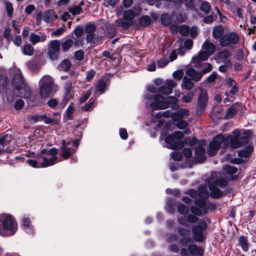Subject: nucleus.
Returning a JSON list of instances; mask_svg holds the SVG:
<instances>
[{
	"label": "nucleus",
	"mask_w": 256,
	"mask_h": 256,
	"mask_svg": "<svg viewBox=\"0 0 256 256\" xmlns=\"http://www.w3.org/2000/svg\"><path fill=\"white\" fill-rule=\"evenodd\" d=\"M252 132L249 130H244L242 134L238 130L232 132V135L228 136L226 138L223 135L218 134L210 142L208 150L209 156H214L220 148H224L230 146L232 148H236L246 144Z\"/></svg>",
	"instance_id": "f257e3e1"
},
{
	"label": "nucleus",
	"mask_w": 256,
	"mask_h": 256,
	"mask_svg": "<svg viewBox=\"0 0 256 256\" xmlns=\"http://www.w3.org/2000/svg\"><path fill=\"white\" fill-rule=\"evenodd\" d=\"M146 106L152 110L166 109L169 107L170 104L173 106L171 107L173 109L178 108L176 104L178 102L177 98L174 96L164 97L160 94L154 96L152 94H146L144 96Z\"/></svg>",
	"instance_id": "f03ea898"
},
{
	"label": "nucleus",
	"mask_w": 256,
	"mask_h": 256,
	"mask_svg": "<svg viewBox=\"0 0 256 256\" xmlns=\"http://www.w3.org/2000/svg\"><path fill=\"white\" fill-rule=\"evenodd\" d=\"M17 230V224L14 218L8 214H0V235L10 236Z\"/></svg>",
	"instance_id": "7ed1b4c3"
},
{
	"label": "nucleus",
	"mask_w": 256,
	"mask_h": 256,
	"mask_svg": "<svg viewBox=\"0 0 256 256\" xmlns=\"http://www.w3.org/2000/svg\"><path fill=\"white\" fill-rule=\"evenodd\" d=\"M218 174L217 172H212L208 180V187L211 191L210 196L214 198H219L222 194V192L219 190L218 186L224 188L228 184L227 180L224 178H218Z\"/></svg>",
	"instance_id": "20e7f679"
},
{
	"label": "nucleus",
	"mask_w": 256,
	"mask_h": 256,
	"mask_svg": "<svg viewBox=\"0 0 256 256\" xmlns=\"http://www.w3.org/2000/svg\"><path fill=\"white\" fill-rule=\"evenodd\" d=\"M196 206H192L190 211L194 214L198 216H201L206 214L208 210H214L216 208V205L207 202L202 198H197L194 201Z\"/></svg>",
	"instance_id": "39448f33"
},
{
	"label": "nucleus",
	"mask_w": 256,
	"mask_h": 256,
	"mask_svg": "<svg viewBox=\"0 0 256 256\" xmlns=\"http://www.w3.org/2000/svg\"><path fill=\"white\" fill-rule=\"evenodd\" d=\"M41 154H46V156H42V162L40 163L42 168H46L54 165L59 161L58 158V150L55 148H52L48 150L44 149L41 151Z\"/></svg>",
	"instance_id": "423d86ee"
},
{
	"label": "nucleus",
	"mask_w": 256,
	"mask_h": 256,
	"mask_svg": "<svg viewBox=\"0 0 256 256\" xmlns=\"http://www.w3.org/2000/svg\"><path fill=\"white\" fill-rule=\"evenodd\" d=\"M40 94L42 98L50 96L52 92L54 80L50 76H44L40 81Z\"/></svg>",
	"instance_id": "0eeeda50"
},
{
	"label": "nucleus",
	"mask_w": 256,
	"mask_h": 256,
	"mask_svg": "<svg viewBox=\"0 0 256 256\" xmlns=\"http://www.w3.org/2000/svg\"><path fill=\"white\" fill-rule=\"evenodd\" d=\"M207 224L204 220H200L198 224L192 228L193 238L198 242H202L204 238V231L207 228Z\"/></svg>",
	"instance_id": "6e6552de"
},
{
	"label": "nucleus",
	"mask_w": 256,
	"mask_h": 256,
	"mask_svg": "<svg viewBox=\"0 0 256 256\" xmlns=\"http://www.w3.org/2000/svg\"><path fill=\"white\" fill-rule=\"evenodd\" d=\"M26 120L28 122H36L43 121L46 124L56 125L59 124L60 120L57 118H52L48 116L46 114H35L28 115L26 116Z\"/></svg>",
	"instance_id": "1a4fd4ad"
},
{
	"label": "nucleus",
	"mask_w": 256,
	"mask_h": 256,
	"mask_svg": "<svg viewBox=\"0 0 256 256\" xmlns=\"http://www.w3.org/2000/svg\"><path fill=\"white\" fill-rule=\"evenodd\" d=\"M239 40L238 35L234 32L224 34L220 39V45L222 46H228L230 44H236Z\"/></svg>",
	"instance_id": "9d476101"
},
{
	"label": "nucleus",
	"mask_w": 256,
	"mask_h": 256,
	"mask_svg": "<svg viewBox=\"0 0 256 256\" xmlns=\"http://www.w3.org/2000/svg\"><path fill=\"white\" fill-rule=\"evenodd\" d=\"M160 139L162 140H164L165 142L168 144L167 148L170 149H180L184 146L182 140H176L173 135H168L166 136L161 135Z\"/></svg>",
	"instance_id": "9b49d317"
},
{
	"label": "nucleus",
	"mask_w": 256,
	"mask_h": 256,
	"mask_svg": "<svg viewBox=\"0 0 256 256\" xmlns=\"http://www.w3.org/2000/svg\"><path fill=\"white\" fill-rule=\"evenodd\" d=\"M60 44L58 40H53L50 42L48 48V54L52 60H56L60 54Z\"/></svg>",
	"instance_id": "f8f14e48"
},
{
	"label": "nucleus",
	"mask_w": 256,
	"mask_h": 256,
	"mask_svg": "<svg viewBox=\"0 0 256 256\" xmlns=\"http://www.w3.org/2000/svg\"><path fill=\"white\" fill-rule=\"evenodd\" d=\"M210 56V55L204 50H201L198 56H196L192 58L191 63L194 67H202L204 64L203 62L208 60Z\"/></svg>",
	"instance_id": "ddd939ff"
},
{
	"label": "nucleus",
	"mask_w": 256,
	"mask_h": 256,
	"mask_svg": "<svg viewBox=\"0 0 256 256\" xmlns=\"http://www.w3.org/2000/svg\"><path fill=\"white\" fill-rule=\"evenodd\" d=\"M200 90V93L198 97V112H203L206 108L208 102V94L206 92L199 88Z\"/></svg>",
	"instance_id": "4468645a"
},
{
	"label": "nucleus",
	"mask_w": 256,
	"mask_h": 256,
	"mask_svg": "<svg viewBox=\"0 0 256 256\" xmlns=\"http://www.w3.org/2000/svg\"><path fill=\"white\" fill-rule=\"evenodd\" d=\"M14 71V74L13 78V86L17 90L25 85L26 84L20 70V69L15 68Z\"/></svg>",
	"instance_id": "2eb2a0df"
},
{
	"label": "nucleus",
	"mask_w": 256,
	"mask_h": 256,
	"mask_svg": "<svg viewBox=\"0 0 256 256\" xmlns=\"http://www.w3.org/2000/svg\"><path fill=\"white\" fill-rule=\"evenodd\" d=\"M186 74L190 78H189L195 82L200 81L202 76L201 72L198 71L192 68H188L186 70Z\"/></svg>",
	"instance_id": "dca6fc26"
},
{
	"label": "nucleus",
	"mask_w": 256,
	"mask_h": 256,
	"mask_svg": "<svg viewBox=\"0 0 256 256\" xmlns=\"http://www.w3.org/2000/svg\"><path fill=\"white\" fill-rule=\"evenodd\" d=\"M29 39L32 44L35 45L38 42H44L46 39V36L44 34L38 35L34 32H31L30 35Z\"/></svg>",
	"instance_id": "f3484780"
},
{
	"label": "nucleus",
	"mask_w": 256,
	"mask_h": 256,
	"mask_svg": "<svg viewBox=\"0 0 256 256\" xmlns=\"http://www.w3.org/2000/svg\"><path fill=\"white\" fill-rule=\"evenodd\" d=\"M12 138L11 134H6L0 138V153L5 151V146L12 141Z\"/></svg>",
	"instance_id": "a211bd4d"
},
{
	"label": "nucleus",
	"mask_w": 256,
	"mask_h": 256,
	"mask_svg": "<svg viewBox=\"0 0 256 256\" xmlns=\"http://www.w3.org/2000/svg\"><path fill=\"white\" fill-rule=\"evenodd\" d=\"M188 250L190 254L193 256H202L204 254L202 248L196 244H190Z\"/></svg>",
	"instance_id": "6ab92c4d"
},
{
	"label": "nucleus",
	"mask_w": 256,
	"mask_h": 256,
	"mask_svg": "<svg viewBox=\"0 0 256 256\" xmlns=\"http://www.w3.org/2000/svg\"><path fill=\"white\" fill-rule=\"evenodd\" d=\"M56 18L57 16L52 10H47L43 13L42 20L46 23L52 22Z\"/></svg>",
	"instance_id": "aec40b11"
},
{
	"label": "nucleus",
	"mask_w": 256,
	"mask_h": 256,
	"mask_svg": "<svg viewBox=\"0 0 256 256\" xmlns=\"http://www.w3.org/2000/svg\"><path fill=\"white\" fill-rule=\"evenodd\" d=\"M190 111L186 108H181L172 114L173 120H182L186 116H188Z\"/></svg>",
	"instance_id": "412c9836"
},
{
	"label": "nucleus",
	"mask_w": 256,
	"mask_h": 256,
	"mask_svg": "<svg viewBox=\"0 0 256 256\" xmlns=\"http://www.w3.org/2000/svg\"><path fill=\"white\" fill-rule=\"evenodd\" d=\"M76 150V148H64L60 147V155L62 157L64 160L68 159Z\"/></svg>",
	"instance_id": "4be33fe9"
},
{
	"label": "nucleus",
	"mask_w": 256,
	"mask_h": 256,
	"mask_svg": "<svg viewBox=\"0 0 256 256\" xmlns=\"http://www.w3.org/2000/svg\"><path fill=\"white\" fill-rule=\"evenodd\" d=\"M202 48L210 56L212 55L216 50V46L212 43L206 40L202 45Z\"/></svg>",
	"instance_id": "5701e85b"
},
{
	"label": "nucleus",
	"mask_w": 256,
	"mask_h": 256,
	"mask_svg": "<svg viewBox=\"0 0 256 256\" xmlns=\"http://www.w3.org/2000/svg\"><path fill=\"white\" fill-rule=\"evenodd\" d=\"M20 92L19 94L20 97L24 98H28L30 96L31 91L30 88L27 84H25L22 86L20 88L17 89Z\"/></svg>",
	"instance_id": "b1692460"
},
{
	"label": "nucleus",
	"mask_w": 256,
	"mask_h": 256,
	"mask_svg": "<svg viewBox=\"0 0 256 256\" xmlns=\"http://www.w3.org/2000/svg\"><path fill=\"white\" fill-rule=\"evenodd\" d=\"M72 82L70 80H68L65 82L64 88V100H65L64 104H66L70 98V94L72 90Z\"/></svg>",
	"instance_id": "393cba45"
},
{
	"label": "nucleus",
	"mask_w": 256,
	"mask_h": 256,
	"mask_svg": "<svg viewBox=\"0 0 256 256\" xmlns=\"http://www.w3.org/2000/svg\"><path fill=\"white\" fill-rule=\"evenodd\" d=\"M194 86V84L190 78L188 77L184 76L183 78L182 83L181 84V88L183 90H190Z\"/></svg>",
	"instance_id": "a878e982"
},
{
	"label": "nucleus",
	"mask_w": 256,
	"mask_h": 256,
	"mask_svg": "<svg viewBox=\"0 0 256 256\" xmlns=\"http://www.w3.org/2000/svg\"><path fill=\"white\" fill-rule=\"evenodd\" d=\"M114 24L116 26H120L124 30H126L131 26V22L125 19L120 18L115 20Z\"/></svg>",
	"instance_id": "bb28decb"
},
{
	"label": "nucleus",
	"mask_w": 256,
	"mask_h": 256,
	"mask_svg": "<svg viewBox=\"0 0 256 256\" xmlns=\"http://www.w3.org/2000/svg\"><path fill=\"white\" fill-rule=\"evenodd\" d=\"M22 227L24 230L28 233H32L33 230L31 227V221L28 218L24 217L22 219Z\"/></svg>",
	"instance_id": "cd10ccee"
},
{
	"label": "nucleus",
	"mask_w": 256,
	"mask_h": 256,
	"mask_svg": "<svg viewBox=\"0 0 256 256\" xmlns=\"http://www.w3.org/2000/svg\"><path fill=\"white\" fill-rule=\"evenodd\" d=\"M224 33V29L220 26H218L214 28L212 36L214 38H222Z\"/></svg>",
	"instance_id": "c85d7f7f"
},
{
	"label": "nucleus",
	"mask_w": 256,
	"mask_h": 256,
	"mask_svg": "<svg viewBox=\"0 0 256 256\" xmlns=\"http://www.w3.org/2000/svg\"><path fill=\"white\" fill-rule=\"evenodd\" d=\"M106 86V78H101L98 80L97 85L96 86V90L99 92L100 94L105 92Z\"/></svg>",
	"instance_id": "c756f323"
},
{
	"label": "nucleus",
	"mask_w": 256,
	"mask_h": 256,
	"mask_svg": "<svg viewBox=\"0 0 256 256\" xmlns=\"http://www.w3.org/2000/svg\"><path fill=\"white\" fill-rule=\"evenodd\" d=\"M102 37V36H99L94 32L92 34H86V40L88 42L95 44L100 40Z\"/></svg>",
	"instance_id": "7c9ffc66"
},
{
	"label": "nucleus",
	"mask_w": 256,
	"mask_h": 256,
	"mask_svg": "<svg viewBox=\"0 0 256 256\" xmlns=\"http://www.w3.org/2000/svg\"><path fill=\"white\" fill-rule=\"evenodd\" d=\"M238 242L242 250L245 252H248L249 246L247 238L242 236L239 238Z\"/></svg>",
	"instance_id": "2f4dec72"
},
{
	"label": "nucleus",
	"mask_w": 256,
	"mask_h": 256,
	"mask_svg": "<svg viewBox=\"0 0 256 256\" xmlns=\"http://www.w3.org/2000/svg\"><path fill=\"white\" fill-rule=\"evenodd\" d=\"M252 151L253 146L248 145L245 148L244 150L240 151L238 152V156L242 158H247Z\"/></svg>",
	"instance_id": "473e14b6"
},
{
	"label": "nucleus",
	"mask_w": 256,
	"mask_h": 256,
	"mask_svg": "<svg viewBox=\"0 0 256 256\" xmlns=\"http://www.w3.org/2000/svg\"><path fill=\"white\" fill-rule=\"evenodd\" d=\"M22 52L26 56H32L34 54V48L30 44H26L22 47Z\"/></svg>",
	"instance_id": "72a5a7b5"
},
{
	"label": "nucleus",
	"mask_w": 256,
	"mask_h": 256,
	"mask_svg": "<svg viewBox=\"0 0 256 256\" xmlns=\"http://www.w3.org/2000/svg\"><path fill=\"white\" fill-rule=\"evenodd\" d=\"M106 36L109 38H112L116 34V30L112 25L108 24L106 26Z\"/></svg>",
	"instance_id": "f704fd0d"
},
{
	"label": "nucleus",
	"mask_w": 256,
	"mask_h": 256,
	"mask_svg": "<svg viewBox=\"0 0 256 256\" xmlns=\"http://www.w3.org/2000/svg\"><path fill=\"white\" fill-rule=\"evenodd\" d=\"M71 66V63L69 60L65 59L63 60L58 66V68L60 70L68 71V70Z\"/></svg>",
	"instance_id": "c9c22d12"
},
{
	"label": "nucleus",
	"mask_w": 256,
	"mask_h": 256,
	"mask_svg": "<svg viewBox=\"0 0 256 256\" xmlns=\"http://www.w3.org/2000/svg\"><path fill=\"white\" fill-rule=\"evenodd\" d=\"M26 66L28 70L34 72H38L40 69V66L34 60L28 62Z\"/></svg>",
	"instance_id": "e433bc0d"
},
{
	"label": "nucleus",
	"mask_w": 256,
	"mask_h": 256,
	"mask_svg": "<svg viewBox=\"0 0 256 256\" xmlns=\"http://www.w3.org/2000/svg\"><path fill=\"white\" fill-rule=\"evenodd\" d=\"M161 23L162 25L168 26L172 21V18L168 14H163L160 17Z\"/></svg>",
	"instance_id": "4c0bfd02"
},
{
	"label": "nucleus",
	"mask_w": 256,
	"mask_h": 256,
	"mask_svg": "<svg viewBox=\"0 0 256 256\" xmlns=\"http://www.w3.org/2000/svg\"><path fill=\"white\" fill-rule=\"evenodd\" d=\"M230 55V52L227 49H224L220 51L218 54V58L220 59L224 60V61L230 60L229 58Z\"/></svg>",
	"instance_id": "58836bf2"
},
{
	"label": "nucleus",
	"mask_w": 256,
	"mask_h": 256,
	"mask_svg": "<svg viewBox=\"0 0 256 256\" xmlns=\"http://www.w3.org/2000/svg\"><path fill=\"white\" fill-rule=\"evenodd\" d=\"M74 44L72 40L68 38L64 40L62 44V50L64 52L68 51Z\"/></svg>",
	"instance_id": "ea45409f"
},
{
	"label": "nucleus",
	"mask_w": 256,
	"mask_h": 256,
	"mask_svg": "<svg viewBox=\"0 0 256 256\" xmlns=\"http://www.w3.org/2000/svg\"><path fill=\"white\" fill-rule=\"evenodd\" d=\"M74 109L72 104H70L67 108L64 114V117L67 120H72Z\"/></svg>",
	"instance_id": "a19ab883"
},
{
	"label": "nucleus",
	"mask_w": 256,
	"mask_h": 256,
	"mask_svg": "<svg viewBox=\"0 0 256 256\" xmlns=\"http://www.w3.org/2000/svg\"><path fill=\"white\" fill-rule=\"evenodd\" d=\"M151 22V18L149 16H143L139 20V24L140 26H146Z\"/></svg>",
	"instance_id": "79ce46f5"
},
{
	"label": "nucleus",
	"mask_w": 256,
	"mask_h": 256,
	"mask_svg": "<svg viewBox=\"0 0 256 256\" xmlns=\"http://www.w3.org/2000/svg\"><path fill=\"white\" fill-rule=\"evenodd\" d=\"M223 62L224 64L220 66H219L218 70L222 72H225L227 71L228 69L231 66L232 62L230 60H228L226 61H223Z\"/></svg>",
	"instance_id": "37998d69"
},
{
	"label": "nucleus",
	"mask_w": 256,
	"mask_h": 256,
	"mask_svg": "<svg viewBox=\"0 0 256 256\" xmlns=\"http://www.w3.org/2000/svg\"><path fill=\"white\" fill-rule=\"evenodd\" d=\"M166 86L169 88H166L168 90V93H172L174 88L176 86L177 83L172 80H168L165 82Z\"/></svg>",
	"instance_id": "c03bdc74"
},
{
	"label": "nucleus",
	"mask_w": 256,
	"mask_h": 256,
	"mask_svg": "<svg viewBox=\"0 0 256 256\" xmlns=\"http://www.w3.org/2000/svg\"><path fill=\"white\" fill-rule=\"evenodd\" d=\"M200 10L204 12L206 14H208L211 10L210 6L209 3L206 2H202L200 4Z\"/></svg>",
	"instance_id": "a18cd8bd"
},
{
	"label": "nucleus",
	"mask_w": 256,
	"mask_h": 256,
	"mask_svg": "<svg viewBox=\"0 0 256 256\" xmlns=\"http://www.w3.org/2000/svg\"><path fill=\"white\" fill-rule=\"evenodd\" d=\"M134 12L132 10H128L125 11L123 14L124 19H125L126 20H128L130 22L134 18Z\"/></svg>",
	"instance_id": "49530a36"
},
{
	"label": "nucleus",
	"mask_w": 256,
	"mask_h": 256,
	"mask_svg": "<svg viewBox=\"0 0 256 256\" xmlns=\"http://www.w3.org/2000/svg\"><path fill=\"white\" fill-rule=\"evenodd\" d=\"M3 36L8 42L12 40V36L11 34V30L9 28H6L3 33Z\"/></svg>",
	"instance_id": "de8ad7c7"
},
{
	"label": "nucleus",
	"mask_w": 256,
	"mask_h": 256,
	"mask_svg": "<svg viewBox=\"0 0 256 256\" xmlns=\"http://www.w3.org/2000/svg\"><path fill=\"white\" fill-rule=\"evenodd\" d=\"M194 92H189L188 94L184 96L182 98V102H186V103H188V102H190L194 98Z\"/></svg>",
	"instance_id": "09e8293b"
},
{
	"label": "nucleus",
	"mask_w": 256,
	"mask_h": 256,
	"mask_svg": "<svg viewBox=\"0 0 256 256\" xmlns=\"http://www.w3.org/2000/svg\"><path fill=\"white\" fill-rule=\"evenodd\" d=\"M205 152V148L202 146H198L195 148V154L198 158H203Z\"/></svg>",
	"instance_id": "8fccbe9b"
},
{
	"label": "nucleus",
	"mask_w": 256,
	"mask_h": 256,
	"mask_svg": "<svg viewBox=\"0 0 256 256\" xmlns=\"http://www.w3.org/2000/svg\"><path fill=\"white\" fill-rule=\"evenodd\" d=\"M223 169L225 172L230 174H234L238 171L237 168L229 165L224 166Z\"/></svg>",
	"instance_id": "3c124183"
},
{
	"label": "nucleus",
	"mask_w": 256,
	"mask_h": 256,
	"mask_svg": "<svg viewBox=\"0 0 256 256\" xmlns=\"http://www.w3.org/2000/svg\"><path fill=\"white\" fill-rule=\"evenodd\" d=\"M92 92V88H90L87 92L84 94L80 98V102L82 104L90 96Z\"/></svg>",
	"instance_id": "603ef678"
},
{
	"label": "nucleus",
	"mask_w": 256,
	"mask_h": 256,
	"mask_svg": "<svg viewBox=\"0 0 256 256\" xmlns=\"http://www.w3.org/2000/svg\"><path fill=\"white\" fill-rule=\"evenodd\" d=\"M198 196L200 197L198 198L204 199L206 202V200L209 197V193L206 189L202 188L199 191Z\"/></svg>",
	"instance_id": "864d4df0"
},
{
	"label": "nucleus",
	"mask_w": 256,
	"mask_h": 256,
	"mask_svg": "<svg viewBox=\"0 0 256 256\" xmlns=\"http://www.w3.org/2000/svg\"><path fill=\"white\" fill-rule=\"evenodd\" d=\"M96 30V26L94 24H89L86 25L84 28L85 32L87 34H92Z\"/></svg>",
	"instance_id": "5fc2aeb1"
},
{
	"label": "nucleus",
	"mask_w": 256,
	"mask_h": 256,
	"mask_svg": "<svg viewBox=\"0 0 256 256\" xmlns=\"http://www.w3.org/2000/svg\"><path fill=\"white\" fill-rule=\"evenodd\" d=\"M172 114L173 113H172L169 110H166L164 112H159L156 114V118H160L162 116L165 117V118H168L171 116L172 118Z\"/></svg>",
	"instance_id": "6e6d98bb"
},
{
	"label": "nucleus",
	"mask_w": 256,
	"mask_h": 256,
	"mask_svg": "<svg viewBox=\"0 0 256 256\" xmlns=\"http://www.w3.org/2000/svg\"><path fill=\"white\" fill-rule=\"evenodd\" d=\"M196 0H186L185 6L188 10H194L195 9V2Z\"/></svg>",
	"instance_id": "4d7b16f0"
},
{
	"label": "nucleus",
	"mask_w": 256,
	"mask_h": 256,
	"mask_svg": "<svg viewBox=\"0 0 256 256\" xmlns=\"http://www.w3.org/2000/svg\"><path fill=\"white\" fill-rule=\"evenodd\" d=\"M178 32L180 35L185 36L189 32V28L186 25L181 26L178 28Z\"/></svg>",
	"instance_id": "13d9d810"
},
{
	"label": "nucleus",
	"mask_w": 256,
	"mask_h": 256,
	"mask_svg": "<svg viewBox=\"0 0 256 256\" xmlns=\"http://www.w3.org/2000/svg\"><path fill=\"white\" fill-rule=\"evenodd\" d=\"M5 6L8 16L11 18L13 14V7L12 4L9 2H6Z\"/></svg>",
	"instance_id": "bf43d9fd"
},
{
	"label": "nucleus",
	"mask_w": 256,
	"mask_h": 256,
	"mask_svg": "<svg viewBox=\"0 0 256 256\" xmlns=\"http://www.w3.org/2000/svg\"><path fill=\"white\" fill-rule=\"evenodd\" d=\"M178 212L183 215H186L188 213V208L183 204H180L178 206Z\"/></svg>",
	"instance_id": "052dcab7"
},
{
	"label": "nucleus",
	"mask_w": 256,
	"mask_h": 256,
	"mask_svg": "<svg viewBox=\"0 0 256 256\" xmlns=\"http://www.w3.org/2000/svg\"><path fill=\"white\" fill-rule=\"evenodd\" d=\"M176 120L177 121L176 126L179 129H184L188 126V122L182 119Z\"/></svg>",
	"instance_id": "680f3d73"
},
{
	"label": "nucleus",
	"mask_w": 256,
	"mask_h": 256,
	"mask_svg": "<svg viewBox=\"0 0 256 256\" xmlns=\"http://www.w3.org/2000/svg\"><path fill=\"white\" fill-rule=\"evenodd\" d=\"M8 83L7 78L0 76V90L2 88H4Z\"/></svg>",
	"instance_id": "e2e57ef3"
},
{
	"label": "nucleus",
	"mask_w": 256,
	"mask_h": 256,
	"mask_svg": "<svg viewBox=\"0 0 256 256\" xmlns=\"http://www.w3.org/2000/svg\"><path fill=\"white\" fill-rule=\"evenodd\" d=\"M75 59L78 60H82L84 58V52L82 50L76 51L74 54Z\"/></svg>",
	"instance_id": "0e129e2a"
},
{
	"label": "nucleus",
	"mask_w": 256,
	"mask_h": 256,
	"mask_svg": "<svg viewBox=\"0 0 256 256\" xmlns=\"http://www.w3.org/2000/svg\"><path fill=\"white\" fill-rule=\"evenodd\" d=\"M184 144L192 146L195 144L196 142V140L194 138H185L183 141H182Z\"/></svg>",
	"instance_id": "69168bd1"
},
{
	"label": "nucleus",
	"mask_w": 256,
	"mask_h": 256,
	"mask_svg": "<svg viewBox=\"0 0 256 256\" xmlns=\"http://www.w3.org/2000/svg\"><path fill=\"white\" fill-rule=\"evenodd\" d=\"M69 11L73 15L79 14L82 12V8L79 6H75L70 8Z\"/></svg>",
	"instance_id": "338daca9"
},
{
	"label": "nucleus",
	"mask_w": 256,
	"mask_h": 256,
	"mask_svg": "<svg viewBox=\"0 0 256 256\" xmlns=\"http://www.w3.org/2000/svg\"><path fill=\"white\" fill-rule=\"evenodd\" d=\"M184 75L183 72L182 70H178L174 72L172 76L174 79L180 80L182 79Z\"/></svg>",
	"instance_id": "774afa93"
}]
</instances>
